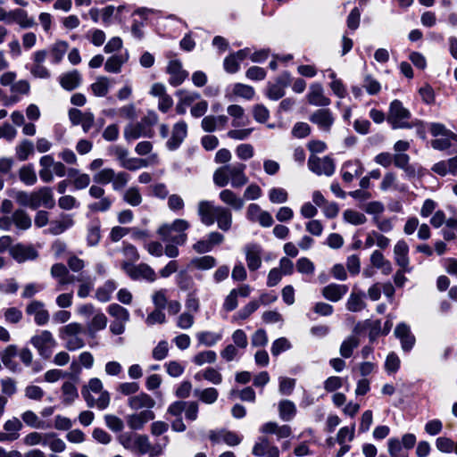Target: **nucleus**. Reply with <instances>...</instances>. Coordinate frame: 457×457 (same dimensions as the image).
I'll list each match as a JSON object with an SVG mask.
<instances>
[{
  "mask_svg": "<svg viewBox=\"0 0 457 457\" xmlns=\"http://www.w3.org/2000/svg\"><path fill=\"white\" fill-rule=\"evenodd\" d=\"M26 313L34 316V321L37 326H44L48 323L50 315L45 309V304L41 301L33 300L26 306Z\"/></svg>",
  "mask_w": 457,
  "mask_h": 457,
  "instance_id": "obj_16",
  "label": "nucleus"
},
{
  "mask_svg": "<svg viewBox=\"0 0 457 457\" xmlns=\"http://www.w3.org/2000/svg\"><path fill=\"white\" fill-rule=\"evenodd\" d=\"M9 195L12 198H13L14 201L19 205L31 209V204H32L31 192L12 189L10 191Z\"/></svg>",
  "mask_w": 457,
  "mask_h": 457,
  "instance_id": "obj_57",
  "label": "nucleus"
},
{
  "mask_svg": "<svg viewBox=\"0 0 457 457\" xmlns=\"http://www.w3.org/2000/svg\"><path fill=\"white\" fill-rule=\"evenodd\" d=\"M22 422L16 417L7 420L3 426L4 431L0 432V442H12L20 437L22 429Z\"/></svg>",
  "mask_w": 457,
  "mask_h": 457,
  "instance_id": "obj_15",
  "label": "nucleus"
},
{
  "mask_svg": "<svg viewBox=\"0 0 457 457\" xmlns=\"http://www.w3.org/2000/svg\"><path fill=\"white\" fill-rule=\"evenodd\" d=\"M360 345V340L356 336H350L345 338L340 346V354L344 358H350L353 350Z\"/></svg>",
  "mask_w": 457,
  "mask_h": 457,
  "instance_id": "obj_55",
  "label": "nucleus"
},
{
  "mask_svg": "<svg viewBox=\"0 0 457 457\" xmlns=\"http://www.w3.org/2000/svg\"><path fill=\"white\" fill-rule=\"evenodd\" d=\"M224 240V236L219 232L209 233L205 238L195 242L192 248L197 253H206L211 252L214 246L220 245Z\"/></svg>",
  "mask_w": 457,
  "mask_h": 457,
  "instance_id": "obj_13",
  "label": "nucleus"
},
{
  "mask_svg": "<svg viewBox=\"0 0 457 457\" xmlns=\"http://www.w3.org/2000/svg\"><path fill=\"white\" fill-rule=\"evenodd\" d=\"M268 197L270 203L281 204L287 202L288 193L283 187H271L268 192Z\"/></svg>",
  "mask_w": 457,
  "mask_h": 457,
  "instance_id": "obj_60",
  "label": "nucleus"
},
{
  "mask_svg": "<svg viewBox=\"0 0 457 457\" xmlns=\"http://www.w3.org/2000/svg\"><path fill=\"white\" fill-rule=\"evenodd\" d=\"M260 307L257 300H253L242 307L234 316V320H245Z\"/></svg>",
  "mask_w": 457,
  "mask_h": 457,
  "instance_id": "obj_61",
  "label": "nucleus"
},
{
  "mask_svg": "<svg viewBox=\"0 0 457 457\" xmlns=\"http://www.w3.org/2000/svg\"><path fill=\"white\" fill-rule=\"evenodd\" d=\"M364 293H352L346 302V308L348 311L353 312H361L366 307V303L363 301Z\"/></svg>",
  "mask_w": 457,
  "mask_h": 457,
  "instance_id": "obj_54",
  "label": "nucleus"
},
{
  "mask_svg": "<svg viewBox=\"0 0 457 457\" xmlns=\"http://www.w3.org/2000/svg\"><path fill=\"white\" fill-rule=\"evenodd\" d=\"M364 168L359 160L347 161L342 166V178L345 182L350 183L354 178L363 173Z\"/></svg>",
  "mask_w": 457,
  "mask_h": 457,
  "instance_id": "obj_28",
  "label": "nucleus"
},
{
  "mask_svg": "<svg viewBox=\"0 0 457 457\" xmlns=\"http://www.w3.org/2000/svg\"><path fill=\"white\" fill-rule=\"evenodd\" d=\"M31 210H37L40 206L52 209L55 205L53 190L49 187H42L31 192Z\"/></svg>",
  "mask_w": 457,
  "mask_h": 457,
  "instance_id": "obj_12",
  "label": "nucleus"
},
{
  "mask_svg": "<svg viewBox=\"0 0 457 457\" xmlns=\"http://www.w3.org/2000/svg\"><path fill=\"white\" fill-rule=\"evenodd\" d=\"M29 344L43 359L50 358L57 345L55 338L49 330H41L32 336L29 339Z\"/></svg>",
  "mask_w": 457,
  "mask_h": 457,
  "instance_id": "obj_5",
  "label": "nucleus"
},
{
  "mask_svg": "<svg viewBox=\"0 0 457 457\" xmlns=\"http://www.w3.org/2000/svg\"><path fill=\"white\" fill-rule=\"evenodd\" d=\"M133 447L142 455L149 453L150 457H154L161 453V452L152 450L151 443L145 435H137L133 441Z\"/></svg>",
  "mask_w": 457,
  "mask_h": 457,
  "instance_id": "obj_44",
  "label": "nucleus"
},
{
  "mask_svg": "<svg viewBox=\"0 0 457 457\" xmlns=\"http://www.w3.org/2000/svg\"><path fill=\"white\" fill-rule=\"evenodd\" d=\"M308 167L313 173L320 176H331L335 172V163L328 156L320 158L316 155H311L308 160Z\"/></svg>",
  "mask_w": 457,
  "mask_h": 457,
  "instance_id": "obj_9",
  "label": "nucleus"
},
{
  "mask_svg": "<svg viewBox=\"0 0 457 457\" xmlns=\"http://www.w3.org/2000/svg\"><path fill=\"white\" fill-rule=\"evenodd\" d=\"M107 326V317L101 311H97L92 320L87 324V335L94 338L98 331L104 329Z\"/></svg>",
  "mask_w": 457,
  "mask_h": 457,
  "instance_id": "obj_39",
  "label": "nucleus"
},
{
  "mask_svg": "<svg viewBox=\"0 0 457 457\" xmlns=\"http://www.w3.org/2000/svg\"><path fill=\"white\" fill-rule=\"evenodd\" d=\"M310 104L325 107L330 104V99L324 94V88L319 83L312 84L307 95Z\"/></svg>",
  "mask_w": 457,
  "mask_h": 457,
  "instance_id": "obj_27",
  "label": "nucleus"
},
{
  "mask_svg": "<svg viewBox=\"0 0 457 457\" xmlns=\"http://www.w3.org/2000/svg\"><path fill=\"white\" fill-rule=\"evenodd\" d=\"M190 223L184 219H176L171 223H163L156 230L157 235L165 243L184 245L187 241V231Z\"/></svg>",
  "mask_w": 457,
  "mask_h": 457,
  "instance_id": "obj_2",
  "label": "nucleus"
},
{
  "mask_svg": "<svg viewBox=\"0 0 457 457\" xmlns=\"http://www.w3.org/2000/svg\"><path fill=\"white\" fill-rule=\"evenodd\" d=\"M195 337L199 345L212 347L221 340L222 334L212 331H201Z\"/></svg>",
  "mask_w": 457,
  "mask_h": 457,
  "instance_id": "obj_49",
  "label": "nucleus"
},
{
  "mask_svg": "<svg viewBox=\"0 0 457 457\" xmlns=\"http://www.w3.org/2000/svg\"><path fill=\"white\" fill-rule=\"evenodd\" d=\"M11 96L5 101L4 105H10L15 104L21 100V96H26L29 94L30 85L26 79H20L15 81L10 88Z\"/></svg>",
  "mask_w": 457,
  "mask_h": 457,
  "instance_id": "obj_30",
  "label": "nucleus"
},
{
  "mask_svg": "<svg viewBox=\"0 0 457 457\" xmlns=\"http://www.w3.org/2000/svg\"><path fill=\"white\" fill-rule=\"evenodd\" d=\"M154 135L153 129L147 128L146 125L142 121L130 122L125 126L123 130V136L126 141L131 142L140 137L152 138Z\"/></svg>",
  "mask_w": 457,
  "mask_h": 457,
  "instance_id": "obj_10",
  "label": "nucleus"
},
{
  "mask_svg": "<svg viewBox=\"0 0 457 457\" xmlns=\"http://www.w3.org/2000/svg\"><path fill=\"white\" fill-rule=\"evenodd\" d=\"M244 252L249 270L255 271L260 269L262 266V246L256 243L247 244L244 248Z\"/></svg>",
  "mask_w": 457,
  "mask_h": 457,
  "instance_id": "obj_17",
  "label": "nucleus"
},
{
  "mask_svg": "<svg viewBox=\"0 0 457 457\" xmlns=\"http://www.w3.org/2000/svg\"><path fill=\"white\" fill-rule=\"evenodd\" d=\"M49 446L50 450L54 453H62L66 445L61 438H58L54 433H46V442H44V446Z\"/></svg>",
  "mask_w": 457,
  "mask_h": 457,
  "instance_id": "obj_59",
  "label": "nucleus"
},
{
  "mask_svg": "<svg viewBox=\"0 0 457 457\" xmlns=\"http://www.w3.org/2000/svg\"><path fill=\"white\" fill-rule=\"evenodd\" d=\"M291 81L289 72L285 71L276 78L273 82H268L265 95L273 101H277L285 96V89Z\"/></svg>",
  "mask_w": 457,
  "mask_h": 457,
  "instance_id": "obj_8",
  "label": "nucleus"
},
{
  "mask_svg": "<svg viewBox=\"0 0 457 457\" xmlns=\"http://www.w3.org/2000/svg\"><path fill=\"white\" fill-rule=\"evenodd\" d=\"M310 121L316 124L320 129L329 132L334 123V117L328 109H318L309 118Z\"/></svg>",
  "mask_w": 457,
  "mask_h": 457,
  "instance_id": "obj_23",
  "label": "nucleus"
},
{
  "mask_svg": "<svg viewBox=\"0 0 457 457\" xmlns=\"http://www.w3.org/2000/svg\"><path fill=\"white\" fill-rule=\"evenodd\" d=\"M214 219L220 229L223 231L230 229L232 226V212L228 208L217 205Z\"/></svg>",
  "mask_w": 457,
  "mask_h": 457,
  "instance_id": "obj_36",
  "label": "nucleus"
},
{
  "mask_svg": "<svg viewBox=\"0 0 457 457\" xmlns=\"http://www.w3.org/2000/svg\"><path fill=\"white\" fill-rule=\"evenodd\" d=\"M194 395L198 397L201 402L206 404H212L217 401L219 392L214 387H207L204 389H195Z\"/></svg>",
  "mask_w": 457,
  "mask_h": 457,
  "instance_id": "obj_53",
  "label": "nucleus"
},
{
  "mask_svg": "<svg viewBox=\"0 0 457 457\" xmlns=\"http://www.w3.org/2000/svg\"><path fill=\"white\" fill-rule=\"evenodd\" d=\"M191 264L197 270H205L215 267L217 261L213 256L204 255L193 259Z\"/></svg>",
  "mask_w": 457,
  "mask_h": 457,
  "instance_id": "obj_62",
  "label": "nucleus"
},
{
  "mask_svg": "<svg viewBox=\"0 0 457 457\" xmlns=\"http://www.w3.org/2000/svg\"><path fill=\"white\" fill-rule=\"evenodd\" d=\"M209 438L213 444H220L223 442L228 446L238 445L243 440L242 436L227 429L211 430L209 433Z\"/></svg>",
  "mask_w": 457,
  "mask_h": 457,
  "instance_id": "obj_14",
  "label": "nucleus"
},
{
  "mask_svg": "<svg viewBox=\"0 0 457 457\" xmlns=\"http://www.w3.org/2000/svg\"><path fill=\"white\" fill-rule=\"evenodd\" d=\"M246 165L242 162L225 164L213 173V183L219 187H224L228 183L234 188L246 185L248 177L245 174Z\"/></svg>",
  "mask_w": 457,
  "mask_h": 457,
  "instance_id": "obj_1",
  "label": "nucleus"
},
{
  "mask_svg": "<svg viewBox=\"0 0 457 457\" xmlns=\"http://www.w3.org/2000/svg\"><path fill=\"white\" fill-rule=\"evenodd\" d=\"M20 180L26 186H34L37 181V177L32 163L23 165L18 171Z\"/></svg>",
  "mask_w": 457,
  "mask_h": 457,
  "instance_id": "obj_46",
  "label": "nucleus"
},
{
  "mask_svg": "<svg viewBox=\"0 0 457 457\" xmlns=\"http://www.w3.org/2000/svg\"><path fill=\"white\" fill-rule=\"evenodd\" d=\"M395 336L400 340L401 347L404 352H410L416 342L411 332V328L404 322L399 323L395 329Z\"/></svg>",
  "mask_w": 457,
  "mask_h": 457,
  "instance_id": "obj_22",
  "label": "nucleus"
},
{
  "mask_svg": "<svg viewBox=\"0 0 457 457\" xmlns=\"http://www.w3.org/2000/svg\"><path fill=\"white\" fill-rule=\"evenodd\" d=\"M107 312L113 320L110 324V331L114 336L121 335L125 332L126 324L129 321V312L118 303H111L107 308Z\"/></svg>",
  "mask_w": 457,
  "mask_h": 457,
  "instance_id": "obj_7",
  "label": "nucleus"
},
{
  "mask_svg": "<svg viewBox=\"0 0 457 457\" xmlns=\"http://www.w3.org/2000/svg\"><path fill=\"white\" fill-rule=\"evenodd\" d=\"M436 448L445 453L454 452L457 454V442L454 443L452 439L445 436H440L436 441Z\"/></svg>",
  "mask_w": 457,
  "mask_h": 457,
  "instance_id": "obj_64",
  "label": "nucleus"
},
{
  "mask_svg": "<svg viewBox=\"0 0 457 457\" xmlns=\"http://www.w3.org/2000/svg\"><path fill=\"white\" fill-rule=\"evenodd\" d=\"M123 200L131 206H138L143 201L140 190L137 187H129L123 194Z\"/></svg>",
  "mask_w": 457,
  "mask_h": 457,
  "instance_id": "obj_58",
  "label": "nucleus"
},
{
  "mask_svg": "<svg viewBox=\"0 0 457 457\" xmlns=\"http://www.w3.org/2000/svg\"><path fill=\"white\" fill-rule=\"evenodd\" d=\"M10 255L18 262L35 260L37 257V252L32 245L16 244L10 248Z\"/></svg>",
  "mask_w": 457,
  "mask_h": 457,
  "instance_id": "obj_24",
  "label": "nucleus"
},
{
  "mask_svg": "<svg viewBox=\"0 0 457 457\" xmlns=\"http://www.w3.org/2000/svg\"><path fill=\"white\" fill-rule=\"evenodd\" d=\"M216 207L217 205H214L212 202L207 200H203L198 203L197 213L203 224L211 226L215 222L214 215Z\"/></svg>",
  "mask_w": 457,
  "mask_h": 457,
  "instance_id": "obj_29",
  "label": "nucleus"
},
{
  "mask_svg": "<svg viewBox=\"0 0 457 457\" xmlns=\"http://www.w3.org/2000/svg\"><path fill=\"white\" fill-rule=\"evenodd\" d=\"M129 406L135 411L140 409L151 410L155 405V401L147 394L140 393L131 396L128 400Z\"/></svg>",
  "mask_w": 457,
  "mask_h": 457,
  "instance_id": "obj_37",
  "label": "nucleus"
},
{
  "mask_svg": "<svg viewBox=\"0 0 457 457\" xmlns=\"http://www.w3.org/2000/svg\"><path fill=\"white\" fill-rule=\"evenodd\" d=\"M121 269L132 280H145L153 283L157 279L154 270L145 262L134 264L129 262H122Z\"/></svg>",
  "mask_w": 457,
  "mask_h": 457,
  "instance_id": "obj_6",
  "label": "nucleus"
},
{
  "mask_svg": "<svg viewBox=\"0 0 457 457\" xmlns=\"http://www.w3.org/2000/svg\"><path fill=\"white\" fill-rule=\"evenodd\" d=\"M12 222L16 229L25 231L30 228L32 220L29 214L23 209H17L12 213Z\"/></svg>",
  "mask_w": 457,
  "mask_h": 457,
  "instance_id": "obj_41",
  "label": "nucleus"
},
{
  "mask_svg": "<svg viewBox=\"0 0 457 457\" xmlns=\"http://www.w3.org/2000/svg\"><path fill=\"white\" fill-rule=\"evenodd\" d=\"M74 225L72 215L67 213H61L58 219L51 220L49 227L45 230L53 236H58L71 228Z\"/></svg>",
  "mask_w": 457,
  "mask_h": 457,
  "instance_id": "obj_21",
  "label": "nucleus"
},
{
  "mask_svg": "<svg viewBox=\"0 0 457 457\" xmlns=\"http://www.w3.org/2000/svg\"><path fill=\"white\" fill-rule=\"evenodd\" d=\"M112 80L106 76H98L90 85L93 95L96 97H104L108 95Z\"/></svg>",
  "mask_w": 457,
  "mask_h": 457,
  "instance_id": "obj_43",
  "label": "nucleus"
},
{
  "mask_svg": "<svg viewBox=\"0 0 457 457\" xmlns=\"http://www.w3.org/2000/svg\"><path fill=\"white\" fill-rule=\"evenodd\" d=\"M347 291L348 287L346 285L332 283L323 287L322 295L328 301L338 302Z\"/></svg>",
  "mask_w": 457,
  "mask_h": 457,
  "instance_id": "obj_40",
  "label": "nucleus"
},
{
  "mask_svg": "<svg viewBox=\"0 0 457 457\" xmlns=\"http://www.w3.org/2000/svg\"><path fill=\"white\" fill-rule=\"evenodd\" d=\"M81 394L89 407H96L103 411L105 410L110 404V395L107 391H102L97 399L89 394L87 390H81Z\"/></svg>",
  "mask_w": 457,
  "mask_h": 457,
  "instance_id": "obj_38",
  "label": "nucleus"
},
{
  "mask_svg": "<svg viewBox=\"0 0 457 457\" xmlns=\"http://www.w3.org/2000/svg\"><path fill=\"white\" fill-rule=\"evenodd\" d=\"M18 354V346L16 345H9L0 352L1 362L11 372L16 373L21 371V367L14 360Z\"/></svg>",
  "mask_w": 457,
  "mask_h": 457,
  "instance_id": "obj_25",
  "label": "nucleus"
},
{
  "mask_svg": "<svg viewBox=\"0 0 457 457\" xmlns=\"http://www.w3.org/2000/svg\"><path fill=\"white\" fill-rule=\"evenodd\" d=\"M104 189L98 185H92L89 187V195L95 199H99L98 202L92 203L88 205L90 211L104 212L111 208L112 200L109 196H104Z\"/></svg>",
  "mask_w": 457,
  "mask_h": 457,
  "instance_id": "obj_11",
  "label": "nucleus"
},
{
  "mask_svg": "<svg viewBox=\"0 0 457 457\" xmlns=\"http://www.w3.org/2000/svg\"><path fill=\"white\" fill-rule=\"evenodd\" d=\"M411 118V112L403 106L400 100L395 99L391 102L386 120L394 129H411L420 124L419 120L410 122Z\"/></svg>",
  "mask_w": 457,
  "mask_h": 457,
  "instance_id": "obj_4",
  "label": "nucleus"
},
{
  "mask_svg": "<svg viewBox=\"0 0 457 457\" xmlns=\"http://www.w3.org/2000/svg\"><path fill=\"white\" fill-rule=\"evenodd\" d=\"M117 284L112 279L106 280L103 286L99 287L96 291V298L101 303L109 302L112 293L116 290Z\"/></svg>",
  "mask_w": 457,
  "mask_h": 457,
  "instance_id": "obj_45",
  "label": "nucleus"
},
{
  "mask_svg": "<svg viewBox=\"0 0 457 457\" xmlns=\"http://www.w3.org/2000/svg\"><path fill=\"white\" fill-rule=\"evenodd\" d=\"M34 151L33 142L29 139H23L15 146V156L19 161L24 162L34 154Z\"/></svg>",
  "mask_w": 457,
  "mask_h": 457,
  "instance_id": "obj_48",
  "label": "nucleus"
},
{
  "mask_svg": "<svg viewBox=\"0 0 457 457\" xmlns=\"http://www.w3.org/2000/svg\"><path fill=\"white\" fill-rule=\"evenodd\" d=\"M85 328L82 324L71 322L62 326L58 330L59 337L64 342V346L69 351H77L86 345L82 334Z\"/></svg>",
  "mask_w": 457,
  "mask_h": 457,
  "instance_id": "obj_3",
  "label": "nucleus"
},
{
  "mask_svg": "<svg viewBox=\"0 0 457 457\" xmlns=\"http://www.w3.org/2000/svg\"><path fill=\"white\" fill-rule=\"evenodd\" d=\"M166 71L170 75L169 83L172 87L181 85L188 77V72L183 69L179 60H171L169 62Z\"/></svg>",
  "mask_w": 457,
  "mask_h": 457,
  "instance_id": "obj_18",
  "label": "nucleus"
},
{
  "mask_svg": "<svg viewBox=\"0 0 457 457\" xmlns=\"http://www.w3.org/2000/svg\"><path fill=\"white\" fill-rule=\"evenodd\" d=\"M228 122V117L226 115H208L201 121V127L205 132H213L216 129H223Z\"/></svg>",
  "mask_w": 457,
  "mask_h": 457,
  "instance_id": "obj_32",
  "label": "nucleus"
},
{
  "mask_svg": "<svg viewBox=\"0 0 457 457\" xmlns=\"http://www.w3.org/2000/svg\"><path fill=\"white\" fill-rule=\"evenodd\" d=\"M387 446L390 457H409L408 452L403 450L398 438H390Z\"/></svg>",
  "mask_w": 457,
  "mask_h": 457,
  "instance_id": "obj_63",
  "label": "nucleus"
},
{
  "mask_svg": "<svg viewBox=\"0 0 457 457\" xmlns=\"http://www.w3.org/2000/svg\"><path fill=\"white\" fill-rule=\"evenodd\" d=\"M409 245L404 240H399L394 247V259L395 263L403 269L407 273H411L413 268L410 265Z\"/></svg>",
  "mask_w": 457,
  "mask_h": 457,
  "instance_id": "obj_20",
  "label": "nucleus"
},
{
  "mask_svg": "<svg viewBox=\"0 0 457 457\" xmlns=\"http://www.w3.org/2000/svg\"><path fill=\"white\" fill-rule=\"evenodd\" d=\"M217 360V354L212 350H205L197 353L195 355L193 356L192 361L196 366H203L204 364H212Z\"/></svg>",
  "mask_w": 457,
  "mask_h": 457,
  "instance_id": "obj_56",
  "label": "nucleus"
},
{
  "mask_svg": "<svg viewBox=\"0 0 457 457\" xmlns=\"http://www.w3.org/2000/svg\"><path fill=\"white\" fill-rule=\"evenodd\" d=\"M101 239V222L99 220H92L87 228V243L88 246H96Z\"/></svg>",
  "mask_w": 457,
  "mask_h": 457,
  "instance_id": "obj_47",
  "label": "nucleus"
},
{
  "mask_svg": "<svg viewBox=\"0 0 457 457\" xmlns=\"http://www.w3.org/2000/svg\"><path fill=\"white\" fill-rule=\"evenodd\" d=\"M187 136V125L184 120L175 123L172 127L171 136L166 142L169 150H177Z\"/></svg>",
  "mask_w": 457,
  "mask_h": 457,
  "instance_id": "obj_19",
  "label": "nucleus"
},
{
  "mask_svg": "<svg viewBox=\"0 0 457 457\" xmlns=\"http://www.w3.org/2000/svg\"><path fill=\"white\" fill-rule=\"evenodd\" d=\"M395 167L402 169L408 177H414L415 168L410 164V156L406 154H395L393 160Z\"/></svg>",
  "mask_w": 457,
  "mask_h": 457,
  "instance_id": "obj_50",
  "label": "nucleus"
},
{
  "mask_svg": "<svg viewBox=\"0 0 457 457\" xmlns=\"http://www.w3.org/2000/svg\"><path fill=\"white\" fill-rule=\"evenodd\" d=\"M129 58V54L128 51L110 56L104 62V71L108 73H120L122 66L128 62Z\"/></svg>",
  "mask_w": 457,
  "mask_h": 457,
  "instance_id": "obj_35",
  "label": "nucleus"
},
{
  "mask_svg": "<svg viewBox=\"0 0 457 457\" xmlns=\"http://www.w3.org/2000/svg\"><path fill=\"white\" fill-rule=\"evenodd\" d=\"M227 112L232 118V126L234 128H239L247 124L248 119L242 106L230 104L227 108Z\"/></svg>",
  "mask_w": 457,
  "mask_h": 457,
  "instance_id": "obj_42",
  "label": "nucleus"
},
{
  "mask_svg": "<svg viewBox=\"0 0 457 457\" xmlns=\"http://www.w3.org/2000/svg\"><path fill=\"white\" fill-rule=\"evenodd\" d=\"M220 200L234 211H240L245 205V201L231 189H223L219 194Z\"/></svg>",
  "mask_w": 457,
  "mask_h": 457,
  "instance_id": "obj_34",
  "label": "nucleus"
},
{
  "mask_svg": "<svg viewBox=\"0 0 457 457\" xmlns=\"http://www.w3.org/2000/svg\"><path fill=\"white\" fill-rule=\"evenodd\" d=\"M81 82L82 76L78 70L62 73L59 77L61 87L67 91H72L78 88L81 85Z\"/></svg>",
  "mask_w": 457,
  "mask_h": 457,
  "instance_id": "obj_31",
  "label": "nucleus"
},
{
  "mask_svg": "<svg viewBox=\"0 0 457 457\" xmlns=\"http://www.w3.org/2000/svg\"><path fill=\"white\" fill-rule=\"evenodd\" d=\"M12 23H16L21 29H30L37 25L35 19L29 16L27 11L21 8L12 10L10 24Z\"/></svg>",
  "mask_w": 457,
  "mask_h": 457,
  "instance_id": "obj_33",
  "label": "nucleus"
},
{
  "mask_svg": "<svg viewBox=\"0 0 457 457\" xmlns=\"http://www.w3.org/2000/svg\"><path fill=\"white\" fill-rule=\"evenodd\" d=\"M296 406L290 400H282L278 403L279 418L284 421L292 420L296 415Z\"/></svg>",
  "mask_w": 457,
  "mask_h": 457,
  "instance_id": "obj_51",
  "label": "nucleus"
},
{
  "mask_svg": "<svg viewBox=\"0 0 457 457\" xmlns=\"http://www.w3.org/2000/svg\"><path fill=\"white\" fill-rule=\"evenodd\" d=\"M155 418L154 412L151 410H145L126 417L127 424L133 430H140L150 420Z\"/></svg>",
  "mask_w": 457,
  "mask_h": 457,
  "instance_id": "obj_26",
  "label": "nucleus"
},
{
  "mask_svg": "<svg viewBox=\"0 0 457 457\" xmlns=\"http://www.w3.org/2000/svg\"><path fill=\"white\" fill-rule=\"evenodd\" d=\"M68 43L62 40L57 41L54 44H53L50 47L51 62L54 64L60 63L62 58L64 57L68 50Z\"/></svg>",
  "mask_w": 457,
  "mask_h": 457,
  "instance_id": "obj_52",
  "label": "nucleus"
}]
</instances>
